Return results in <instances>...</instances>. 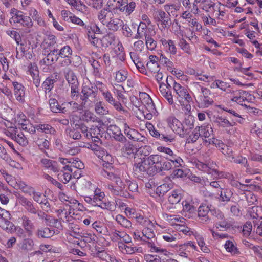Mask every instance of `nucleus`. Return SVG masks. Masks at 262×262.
I'll return each mask as SVG.
<instances>
[{"instance_id": "nucleus-1", "label": "nucleus", "mask_w": 262, "mask_h": 262, "mask_svg": "<svg viewBox=\"0 0 262 262\" xmlns=\"http://www.w3.org/2000/svg\"><path fill=\"white\" fill-rule=\"evenodd\" d=\"M154 230V224H152L151 227L146 226L143 229L142 235H143V238L145 239V243L143 244L145 245L149 252L163 254L164 256L169 257L170 252L167 249L159 246L156 239H154V241L152 239L155 236Z\"/></svg>"}, {"instance_id": "nucleus-2", "label": "nucleus", "mask_w": 262, "mask_h": 262, "mask_svg": "<svg viewBox=\"0 0 262 262\" xmlns=\"http://www.w3.org/2000/svg\"><path fill=\"white\" fill-rule=\"evenodd\" d=\"M228 94L231 101L236 102L237 104L246 107L248 111L250 112H256V108L251 106L249 104L252 95L248 92L241 89L234 90L231 89L228 92Z\"/></svg>"}, {"instance_id": "nucleus-3", "label": "nucleus", "mask_w": 262, "mask_h": 262, "mask_svg": "<svg viewBox=\"0 0 262 262\" xmlns=\"http://www.w3.org/2000/svg\"><path fill=\"white\" fill-rule=\"evenodd\" d=\"M106 6L114 13L120 12L129 15L135 10L136 4L133 1L127 3L125 0H108Z\"/></svg>"}, {"instance_id": "nucleus-4", "label": "nucleus", "mask_w": 262, "mask_h": 262, "mask_svg": "<svg viewBox=\"0 0 262 262\" xmlns=\"http://www.w3.org/2000/svg\"><path fill=\"white\" fill-rule=\"evenodd\" d=\"M194 164L198 170L212 176L219 178H228L229 176L228 172L218 170L219 166L214 161H209L207 163H204L200 161H196L194 162Z\"/></svg>"}, {"instance_id": "nucleus-5", "label": "nucleus", "mask_w": 262, "mask_h": 262, "mask_svg": "<svg viewBox=\"0 0 262 262\" xmlns=\"http://www.w3.org/2000/svg\"><path fill=\"white\" fill-rule=\"evenodd\" d=\"M172 86L176 93V97L181 105L185 107L186 112H190L191 107L189 103L191 101L192 98L187 88L176 81L173 82Z\"/></svg>"}, {"instance_id": "nucleus-6", "label": "nucleus", "mask_w": 262, "mask_h": 262, "mask_svg": "<svg viewBox=\"0 0 262 262\" xmlns=\"http://www.w3.org/2000/svg\"><path fill=\"white\" fill-rule=\"evenodd\" d=\"M156 40L161 45V48L167 54L174 56L177 53V48L174 41L168 38L164 32L158 33L156 35Z\"/></svg>"}, {"instance_id": "nucleus-7", "label": "nucleus", "mask_w": 262, "mask_h": 262, "mask_svg": "<svg viewBox=\"0 0 262 262\" xmlns=\"http://www.w3.org/2000/svg\"><path fill=\"white\" fill-rule=\"evenodd\" d=\"M213 130L209 123H204L200 126H196L189 135L188 139V142L194 143L196 142L200 137L202 138H208L213 135Z\"/></svg>"}, {"instance_id": "nucleus-8", "label": "nucleus", "mask_w": 262, "mask_h": 262, "mask_svg": "<svg viewBox=\"0 0 262 262\" xmlns=\"http://www.w3.org/2000/svg\"><path fill=\"white\" fill-rule=\"evenodd\" d=\"M153 19L161 32L168 28L170 25V18L164 11H155L153 13Z\"/></svg>"}, {"instance_id": "nucleus-9", "label": "nucleus", "mask_w": 262, "mask_h": 262, "mask_svg": "<svg viewBox=\"0 0 262 262\" xmlns=\"http://www.w3.org/2000/svg\"><path fill=\"white\" fill-rule=\"evenodd\" d=\"M64 76L71 88V97L74 98L79 94V82L74 72L70 69L64 71Z\"/></svg>"}, {"instance_id": "nucleus-10", "label": "nucleus", "mask_w": 262, "mask_h": 262, "mask_svg": "<svg viewBox=\"0 0 262 262\" xmlns=\"http://www.w3.org/2000/svg\"><path fill=\"white\" fill-rule=\"evenodd\" d=\"M16 57L20 58L25 57L27 59H31L33 57L32 51L30 49V42L29 41L21 39V42L17 43Z\"/></svg>"}, {"instance_id": "nucleus-11", "label": "nucleus", "mask_w": 262, "mask_h": 262, "mask_svg": "<svg viewBox=\"0 0 262 262\" xmlns=\"http://www.w3.org/2000/svg\"><path fill=\"white\" fill-rule=\"evenodd\" d=\"M133 171L137 177H141L145 174L152 175L154 173V170L150 169L145 158H141L139 162L134 164Z\"/></svg>"}, {"instance_id": "nucleus-12", "label": "nucleus", "mask_w": 262, "mask_h": 262, "mask_svg": "<svg viewBox=\"0 0 262 262\" xmlns=\"http://www.w3.org/2000/svg\"><path fill=\"white\" fill-rule=\"evenodd\" d=\"M5 133L7 136L15 140L21 146H26L28 143L27 135L19 131L15 127L8 128Z\"/></svg>"}, {"instance_id": "nucleus-13", "label": "nucleus", "mask_w": 262, "mask_h": 262, "mask_svg": "<svg viewBox=\"0 0 262 262\" xmlns=\"http://www.w3.org/2000/svg\"><path fill=\"white\" fill-rule=\"evenodd\" d=\"M146 127L153 137L167 143H172L176 140V136L172 134H160L151 123L146 124Z\"/></svg>"}, {"instance_id": "nucleus-14", "label": "nucleus", "mask_w": 262, "mask_h": 262, "mask_svg": "<svg viewBox=\"0 0 262 262\" xmlns=\"http://www.w3.org/2000/svg\"><path fill=\"white\" fill-rule=\"evenodd\" d=\"M166 122L168 126L180 136L183 137L186 134L187 130L185 129L183 124L174 116H169L166 119Z\"/></svg>"}, {"instance_id": "nucleus-15", "label": "nucleus", "mask_w": 262, "mask_h": 262, "mask_svg": "<svg viewBox=\"0 0 262 262\" xmlns=\"http://www.w3.org/2000/svg\"><path fill=\"white\" fill-rule=\"evenodd\" d=\"M105 197V193L103 191L98 188L95 189L94 195L85 196L84 197V201L88 204L93 206H97L100 207V205L103 202Z\"/></svg>"}, {"instance_id": "nucleus-16", "label": "nucleus", "mask_w": 262, "mask_h": 262, "mask_svg": "<svg viewBox=\"0 0 262 262\" xmlns=\"http://www.w3.org/2000/svg\"><path fill=\"white\" fill-rule=\"evenodd\" d=\"M195 251L198 249L195 242L189 241L179 246L178 253L180 256L188 258Z\"/></svg>"}, {"instance_id": "nucleus-17", "label": "nucleus", "mask_w": 262, "mask_h": 262, "mask_svg": "<svg viewBox=\"0 0 262 262\" xmlns=\"http://www.w3.org/2000/svg\"><path fill=\"white\" fill-rule=\"evenodd\" d=\"M123 126L124 134L129 139L134 141L146 143L147 141L146 138L138 130L130 128L126 123H124Z\"/></svg>"}, {"instance_id": "nucleus-18", "label": "nucleus", "mask_w": 262, "mask_h": 262, "mask_svg": "<svg viewBox=\"0 0 262 262\" xmlns=\"http://www.w3.org/2000/svg\"><path fill=\"white\" fill-rule=\"evenodd\" d=\"M157 150L158 151L164 153L168 156L169 157H167L166 159L170 161L175 167H179L182 165L183 161L182 158L174 154L170 148L164 146H159L157 148Z\"/></svg>"}, {"instance_id": "nucleus-19", "label": "nucleus", "mask_w": 262, "mask_h": 262, "mask_svg": "<svg viewBox=\"0 0 262 262\" xmlns=\"http://www.w3.org/2000/svg\"><path fill=\"white\" fill-rule=\"evenodd\" d=\"M201 94L198 97V102L201 107L206 108L212 105L214 101L209 97L211 94L210 90L204 87H201Z\"/></svg>"}, {"instance_id": "nucleus-20", "label": "nucleus", "mask_w": 262, "mask_h": 262, "mask_svg": "<svg viewBox=\"0 0 262 262\" xmlns=\"http://www.w3.org/2000/svg\"><path fill=\"white\" fill-rule=\"evenodd\" d=\"M232 185L238 187L240 189L243 191H247V193H246L245 196L249 205L254 204L257 201L256 196L250 190L251 187H253L252 185L242 184L237 181L234 182L232 183Z\"/></svg>"}, {"instance_id": "nucleus-21", "label": "nucleus", "mask_w": 262, "mask_h": 262, "mask_svg": "<svg viewBox=\"0 0 262 262\" xmlns=\"http://www.w3.org/2000/svg\"><path fill=\"white\" fill-rule=\"evenodd\" d=\"M112 241L114 242H124L125 243H129L132 242V238L126 232L115 230L109 234Z\"/></svg>"}, {"instance_id": "nucleus-22", "label": "nucleus", "mask_w": 262, "mask_h": 262, "mask_svg": "<svg viewBox=\"0 0 262 262\" xmlns=\"http://www.w3.org/2000/svg\"><path fill=\"white\" fill-rule=\"evenodd\" d=\"M162 238L167 242H172L183 238L181 234L178 232L174 230L172 228L165 229L161 234Z\"/></svg>"}, {"instance_id": "nucleus-23", "label": "nucleus", "mask_w": 262, "mask_h": 262, "mask_svg": "<svg viewBox=\"0 0 262 262\" xmlns=\"http://www.w3.org/2000/svg\"><path fill=\"white\" fill-rule=\"evenodd\" d=\"M21 224L24 231L29 237L32 236L35 229L34 223L26 215H23L19 217Z\"/></svg>"}, {"instance_id": "nucleus-24", "label": "nucleus", "mask_w": 262, "mask_h": 262, "mask_svg": "<svg viewBox=\"0 0 262 262\" xmlns=\"http://www.w3.org/2000/svg\"><path fill=\"white\" fill-rule=\"evenodd\" d=\"M139 99L141 103L146 108L149 112H154L155 106L153 101L150 96L146 93L140 92Z\"/></svg>"}, {"instance_id": "nucleus-25", "label": "nucleus", "mask_w": 262, "mask_h": 262, "mask_svg": "<svg viewBox=\"0 0 262 262\" xmlns=\"http://www.w3.org/2000/svg\"><path fill=\"white\" fill-rule=\"evenodd\" d=\"M248 213L251 218L255 220L253 222L254 226L255 227L256 225H258L262 219V207L258 206H252L249 208Z\"/></svg>"}, {"instance_id": "nucleus-26", "label": "nucleus", "mask_w": 262, "mask_h": 262, "mask_svg": "<svg viewBox=\"0 0 262 262\" xmlns=\"http://www.w3.org/2000/svg\"><path fill=\"white\" fill-rule=\"evenodd\" d=\"M27 72L32 77L35 85L38 87L40 85V78L38 67L36 64L30 63L28 67Z\"/></svg>"}, {"instance_id": "nucleus-27", "label": "nucleus", "mask_w": 262, "mask_h": 262, "mask_svg": "<svg viewBox=\"0 0 262 262\" xmlns=\"http://www.w3.org/2000/svg\"><path fill=\"white\" fill-rule=\"evenodd\" d=\"M107 132L110 136L114 138L116 140L123 142L126 140L125 137L121 133L120 128L116 125H110L107 128Z\"/></svg>"}, {"instance_id": "nucleus-28", "label": "nucleus", "mask_w": 262, "mask_h": 262, "mask_svg": "<svg viewBox=\"0 0 262 262\" xmlns=\"http://www.w3.org/2000/svg\"><path fill=\"white\" fill-rule=\"evenodd\" d=\"M149 60L146 63V75H148V73L154 74L159 72L160 68L158 62V57L156 55H150L149 56Z\"/></svg>"}, {"instance_id": "nucleus-29", "label": "nucleus", "mask_w": 262, "mask_h": 262, "mask_svg": "<svg viewBox=\"0 0 262 262\" xmlns=\"http://www.w3.org/2000/svg\"><path fill=\"white\" fill-rule=\"evenodd\" d=\"M113 13L114 12L112 11L107 8H103L98 12L97 18L102 24L105 26L114 15Z\"/></svg>"}, {"instance_id": "nucleus-30", "label": "nucleus", "mask_w": 262, "mask_h": 262, "mask_svg": "<svg viewBox=\"0 0 262 262\" xmlns=\"http://www.w3.org/2000/svg\"><path fill=\"white\" fill-rule=\"evenodd\" d=\"M67 238L71 237L79 238L81 236L80 229L79 225L74 224L73 221L68 223V229L66 233Z\"/></svg>"}, {"instance_id": "nucleus-31", "label": "nucleus", "mask_w": 262, "mask_h": 262, "mask_svg": "<svg viewBox=\"0 0 262 262\" xmlns=\"http://www.w3.org/2000/svg\"><path fill=\"white\" fill-rule=\"evenodd\" d=\"M55 212L57 213L58 218L63 222L68 223L74 220L73 215H74V213L72 214L70 209L68 210L66 209H57L55 210Z\"/></svg>"}, {"instance_id": "nucleus-32", "label": "nucleus", "mask_w": 262, "mask_h": 262, "mask_svg": "<svg viewBox=\"0 0 262 262\" xmlns=\"http://www.w3.org/2000/svg\"><path fill=\"white\" fill-rule=\"evenodd\" d=\"M40 164L43 168L51 170L54 172H58L59 167L56 161L47 158H42L40 161Z\"/></svg>"}, {"instance_id": "nucleus-33", "label": "nucleus", "mask_w": 262, "mask_h": 262, "mask_svg": "<svg viewBox=\"0 0 262 262\" xmlns=\"http://www.w3.org/2000/svg\"><path fill=\"white\" fill-rule=\"evenodd\" d=\"M162 157L159 155H151L145 158L150 169L154 170V173L158 172L159 165L161 163Z\"/></svg>"}, {"instance_id": "nucleus-34", "label": "nucleus", "mask_w": 262, "mask_h": 262, "mask_svg": "<svg viewBox=\"0 0 262 262\" xmlns=\"http://www.w3.org/2000/svg\"><path fill=\"white\" fill-rule=\"evenodd\" d=\"M58 49H54L48 54L47 56L40 61V66H51L58 59L57 53Z\"/></svg>"}, {"instance_id": "nucleus-35", "label": "nucleus", "mask_w": 262, "mask_h": 262, "mask_svg": "<svg viewBox=\"0 0 262 262\" xmlns=\"http://www.w3.org/2000/svg\"><path fill=\"white\" fill-rule=\"evenodd\" d=\"M210 211V208L208 206L204 204H201L198 209V217L199 220L203 223H206L209 220L208 214Z\"/></svg>"}, {"instance_id": "nucleus-36", "label": "nucleus", "mask_w": 262, "mask_h": 262, "mask_svg": "<svg viewBox=\"0 0 262 262\" xmlns=\"http://www.w3.org/2000/svg\"><path fill=\"white\" fill-rule=\"evenodd\" d=\"M137 151V147L129 142L126 143L121 148L122 156L127 158L134 157Z\"/></svg>"}, {"instance_id": "nucleus-37", "label": "nucleus", "mask_w": 262, "mask_h": 262, "mask_svg": "<svg viewBox=\"0 0 262 262\" xmlns=\"http://www.w3.org/2000/svg\"><path fill=\"white\" fill-rule=\"evenodd\" d=\"M80 237H81L82 240L86 244V246L89 247L95 246L98 239L95 233L91 232L84 233Z\"/></svg>"}, {"instance_id": "nucleus-38", "label": "nucleus", "mask_w": 262, "mask_h": 262, "mask_svg": "<svg viewBox=\"0 0 262 262\" xmlns=\"http://www.w3.org/2000/svg\"><path fill=\"white\" fill-rule=\"evenodd\" d=\"M56 231L49 227H41L38 229L36 232V236L39 238H50L55 234Z\"/></svg>"}, {"instance_id": "nucleus-39", "label": "nucleus", "mask_w": 262, "mask_h": 262, "mask_svg": "<svg viewBox=\"0 0 262 262\" xmlns=\"http://www.w3.org/2000/svg\"><path fill=\"white\" fill-rule=\"evenodd\" d=\"M211 1V0H194L191 12L194 14H198L199 12V7L205 11L208 7L207 5H209Z\"/></svg>"}, {"instance_id": "nucleus-40", "label": "nucleus", "mask_w": 262, "mask_h": 262, "mask_svg": "<svg viewBox=\"0 0 262 262\" xmlns=\"http://www.w3.org/2000/svg\"><path fill=\"white\" fill-rule=\"evenodd\" d=\"M123 21L121 19L116 18L114 16V15L108 21V23L105 26L107 29L112 31H117L121 28L123 25Z\"/></svg>"}, {"instance_id": "nucleus-41", "label": "nucleus", "mask_w": 262, "mask_h": 262, "mask_svg": "<svg viewBox=\"0 0 262 262\" xmlns=\"http://www.w3.org/2000/svg\"><path fill=\"white\" fill-rule=\"evenodd\" d=\"M91 226L92 228L98 233L101 235H106L108 232L106 226L103 222L99 220H96L93 222L91 225Z\"/></svg>"}, {"instance_id": "nucleus-42", "label": "nucleus", "mask_w": 262, "mask_h": 262, "mask_svg": "<svg viewBox=\"0 0 262 262\" xmlns=\"http://www.w3.org/2000/svg\"><path fill=\"white\" fill-rule=\"evenodd\" d=\"M13 85L14 88V95L16 99L20 102L24 101L25 95V88L21 84L17 82H14Z\"/></svg>"}, {"instance_id": "nucleus-43", "label": "nucleus", "mask_w": 262, "mask_h": 262, "mask_svg": "<svg viewBox=\"0 0 262 262\" xmlns=\"http://www.w3.org/2000/svg\"><path fill=\"white\" fill-rule=\"evenodd\" d=\"M165 11L167 13V15L170 17L172 16L177 17L178 16V12L179 11L181 5L178 4H168L164 6Z\"/></svg>"}, {"instance_id": "nucleus-44", "label": "nucleus", "mask_w": 262, "mask_h": 262, "mask_svg": "<svg viewBox=\"0 0 262 262\" xmlns=\"http://www.w3.org/2000/svg\"><path fill=\"white\" fill-rule=\"evenodd\" d=\"M183 211L185 212V216H188V217H193V215L195 214V209L192 203L188 201H184L182 202Z\"/></svg>"}, {"instance_id": "nucleus-45", "label": "nucleus", "mask_w": 262, "mask_h": 262, "mask_svg": "<svg viewBox=\"0 0 262 262\" xmlns=\"http://www.w3.org/2000/svg\"><path fill=\"white\" fill-rule=\"evenodd\" d=\"M10 14L11 17L9 19L10 24H19L21 19H23V16L24 14V12L17 10L16 8H12L10 11Z\"/></svg>"}, {"instance_id": "nucleus-46", "label": "nucleus", "mask_w": 262, "mask_h": 262, "mask_svg": "<svg viewBox=\"0 0 262 262\" xmlns=\"http://www.w3.org/2000/svg\"><path fill=\"white\" fill-rule=\"evenodd\" d=\"M83 168V163L78 158H71L70 165H68L63 167V168L65 170H71V169H73V168H75L78 169V171H80Z\"/></svg>"}, {"instance_id": "nucleus-47", "label": "nucleus", "mask_w": 262, "mask_h": 262, "mask_svg": "<svg viewBox=\"0 0 262 262\" xmlns=\"http://www.w3.org/2000/svg\"><path fill=\"white\" fill-rule=\"evenodd\" d=\"M164 219L168 221L171 225H174L176 226L177 223H185V219L180 216V215H177L174 214H165L164 215Z\"/></svg>"}, {"instance_id": "nucleus-48", "label": "nucleus", "mask_w": 262, "mask_h": 262, "mask_svg": "<svg viewBox=\"0 0 262 262\" xmlns=\"http://www.w3.org/2000/svg\"><path fill=\"white\" fill-rule=\"evenodd\" d=\"M124 242H120L117 244L119 251L123 254H132L136 251L135 247L126 245Z\"/></svg>"}, {"instance_id": "nucleus-49", "label": "nucleus", "mask_w": 262, "mask_h": 262, "mask_svg": "<svg viewBox=\"0 0 262 262\" xmlns=\"http://www.w3.org/2000/svg\"><path fill=\"white\" fill-rule=\"evenodd\" d=\"M182 198V190L175 189L172 190L169 195L168 202L171 204L178 203Z\"/></svg>"}, {"instance_id": "nucleus-50", "label": "nucleus", "mask_w": 262, "mask_h": 262, "mask_svg": "<svg viewBox=\"0 0 262 262\" xmlns=\"http://www.w3.org/2000/svg\"><path fill=\"white\" fill-rule=\"evenodd\" d=\"M55 82V80L52 76L48 77L43 82L42 84V88L46 95L49 94L53 90Z\"/></svg>"}, {"instance_id": "nucleus-51", "label": "nucleus", "mask_w": 262, "mask_h": 262, "mask_svg": "<svg viewBox=\"0 0 262 262\" xmlns=\"http://www.w3.org/2000/svg\"><path fill=\"white\" fill-rule=\"evenodd\" d=\"M115 36L114 34L109 33L105 35L101 39V46L103 48H107L114 43L115 40Z\"/></svg>"}, {"instance_id": "nucleus-52", "label": "nucleus", "mask_w": 262, "mask_h": 262, "mask_svg": "<svg viewBox=\"0 0 262 262\" xmlns=\"http://www.w3.org/2000/svg\"><path fill=\"white\" fill-rule=\"evenodd\" d=\"M63 59L60 61V66L62 67H67L70 65H72L74 67L79 66L81 62V58L79 56H76V62L72 63L71 57L62 58Z\"/></svg>"}, {"instance_id": "nucleus-53", "label": "nucleus", "mask_w": 262, "mask_h": 262, "mask_svg": "<svg viewBox=\"0 0 262 262\" xmlns=\"http://www.w3.org/2000/svg\"><path fill=\"white\" fill-rule=\"evenodd\" d=\"M13 187H17L18 189H20L22 192L25 194L31 195L32 193L34 192V188L28 185L23 181H18L16 183V186Z\"/></svg>"}, {"instance_id": "nucleus-54", "label": "nucleus", "mask_w": 262, "mask_h": 262, "mask_svg": "<svg viewBox=\"0 0 262 262\" xmlns=\"http://www.w3.org/2000/svg\"><path fill=\"white\" fill-rule=\"evenodd\" d=\"M82 93L84 97V98L83 99V100H86L89 97L95 98L97 95V92L95 89L94 88V90L93 86L91 88L88 86H83Z\"/></svg>"}, {"instance_id": "nucleus-55", "label": "nucleus", "mask_w": 262, "mask_h": 262, "mask_svg": "<svg viewBox=\"0 0 262 262\" xmlns=\"http://www.w3.org/2000/svg\"><path fill=\"white\" fill-rule=\"evenodd\" d=\"M34 246V242L31 238L24 239L20 245V249L24 252H28L33 250Z\"/></svg>"}, {"instance_id": "nucleus-56", "label": "nucleus", "mask_w": 262, "mask_h": 262, "mask_svg": "<svg viewBox=\"0 0 262 262\" xmlns=\"http://www.w3.org/2000/svg\"><path fill=\"white\" fill-rule=\"evenodd\" d=\"M37 130H40L45 134L54 135L56 133V130L51 125L48 124H40L36 126Z\"/></svg>"}, {"instance_id": "nucleus-57", "label": "nucleus", "mask_w": 262, "mask_h": 262, "mask_svg": "<svg viewBox=\"0 0 262 262\" xmlns=\"http://www.w3.org/2000/svg\"><path fill=\"white\" fill-rule=\"evenodd\" d=\"M101 160L102 161L103 167H105L107 169H110L113 167L112 165L114 160L113 158L110 154L107 152H105V154L102 156Z\"/></svg>"}, {"instance_id": "nucleus-58", "label": "nucleus", "mask_w": 262, "mask_h": 262, "mask_svg": "<svg viewBox=\"0 0 262 262\" xmlns=\"http://www.w3.org/2000/svg\"><path fill=\"white\" fill-rule=\"evenodd\" d=\"M256 34L257 33L254 31L250 29L246 30L245 33V35L250 39L252 45L256 48H259L261 45L255 39Z\"/></svg>"}, {"instance_id": "nucleus-59", "label": "nucleus", "mask_w": 262, "mask_h": 262, "mask_svg": "<svg viewBox=\"0 0 262 262\" xmlns=\"http://www.w3.org/2000/svg\"><path fill=\"white\" fill-rule=\"evenodd\" d=\"M95 112L100 116H104L108 114V110L102 101L97 102L95 105Z\"/></svg>"}, {"instance_id": "nucleus-60", "label": "nucleus", "mask_w": 262, "mask_h": 262, "mask_svg": "<svg viewBox=\"0 0 262 262\" xmlns=\"http://www.w3.org/2000/svg\"><path fill=\"white\" fill-rule=\"evenodd\" d=\"M176 231L178 232L180 234H181L183 236L185 235H189L190 236L191 235H193V232L187 226H186L184 225H180L178 224L175 227Z\"/></svg>"}, {"instance_id": "nucleus-61", "label": "nucleus", "mask_w": 262, "mask_h": 262, "mask_svg": "<svg viewBox=\"0 0 262 262\" xmlns=\"http://www.w3.org/2000/svg\"><path fill=\"white\" fill-rule=\"evenodd\" d=\"M225 248L228 252H230L232 255H237L240 253L237 247L234 245L233 242L228 240L225 244Z\"/></svg>"}, {"instance_id": "nucleus-62", "label": "nucleus", "mask_w": 262, "mask_h": 262, "mask_svg": "<svg viewBox=\"0 0 262 262\" xmlns=\"http://www.w3.org/2000/svg\"><path fill=\"white\" fill-rule=\"evenodd\" d=\"M117 223L124 228H128L132 226L131 222L122 215L118 214L115 217Z\"/></svg>"}, {"instance_id": "nucleus-63", "label": "nucleus", "mask_w": 262, "mask_h": 262, "mask_svg": "<svg viewBox=\"0 0 262 262\" xmlns=\"http://www.w3.org/2000/svg\"><path fill=\"white\" fill-rule=\"evenodd\" d=\"M178 45L180 49L183 50L184 53L190 55L192 54V50L188 42L184 38L179 40Z\"/></svg>"}, {"instance_id": "nucleus-64", "label": "nucleus", "mask_w": 262, "mask_h": 262, "mask_svg": "<svg viewBox=\"0 0 262 262\" xmlns=\"http://www.w3.org/2000/svg\"><path fill=\"white\" fill-rule=\"evenodd\" d=\"M220 151L226 156L228 160L230 161L231 159H234V152L229 145L225 144Z\"/></svg>"}]
</instances>
